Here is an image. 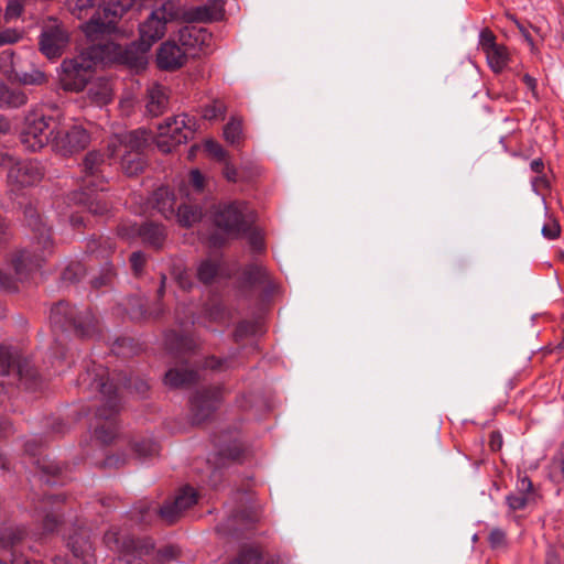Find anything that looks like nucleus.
<instances>
[{
    "label": "nucleus",
    "mask_w": 564,
    "mask_h": 564,
    "mask_svg": "<svg viewBox=\"0 0 564 564\" xmlns=\"http://www.w3.org/2000/svg\"><path fill=\"white\" fill-rule=\"evenodd\" d=\"M24 217L28 226L35 235L34 250H20L12 257V265L15 271L17 280H24L28 275L41 267L47 254L52 253L53 241L50 229L43 223L41 215L32 206L24 209Z\"/></svg>",
    "instance_id": "obj_1"
},
{
    "label": "nucleus",
    "mask_w": 564,
    "mask_h": 564,
    "mask_svg": "<svg viewBox=\"0 0 564 564\" xmlns=\"http://www.w3.org/2000/svg\"><path fill=\"white\" fill-rule=\"evenodd\" d=\"M197 502V492L191 486H185L175 495L174 499L166 501L161 508L153 509L147 502H140L133 509L137 519L141 523H150L155 514L167 524L175 523L182 513Z\"/></svg>",
    "instance_id": "obj_2"
},
{
    "label": "nucleus",
    "mask_w": 564,
    "mask_h": 564,
    "mask_svg": "<svg viewBox=\"0 0 564 564\" xmlns=\"http://www.w3.org/2000/svg\"><path fill=\"white\" fill-rule=\"evenodd\" d=\"M96 387L99 389L104 404L97 410L96 416L102 421L101 424L95 429V436L104 444L110 443L117 435L118 426L116 415L119 412V399L117 397V387L112 382L105 381L100 377L96 381Z\"/></svg>",
    "instance_id": "obj_3"
},
{
    "label": "nucleus",
    "mask_w": 564,
    "mask_h": 564,
    "mask_svg": "<svg viewBox=\"0 0 564 564\" xmlns=\"http://www.w3.org/2000/svg\"><path fill=\"white\" fill-rule=\"evenodd\" d=\"M53 117L37 110H30L20 132V142L29 152H37L46 145H52L56 129L52 127Z\"/></svg>",
    "instance_id": "obj_4"
},
{
    "label": "nucleus",
    "mask_w": 564,
    "mask_h": 564,
    "mask_svg": "<svg viewBox=\"0 0 564 564\" xmlns=\"http://www.w3.org/2000/svg\"><path fill=\"white\" fill-rule=\"evenodd\" d=\"M51 324L62 329H73L80 337H90L97 332V319L89 310L75 313L66 302L56 303L50 315Z\"/></svg>",
    "instance_id": "obj_5"
},
{
    "label": "nucleus",
    "mask_w": 564,
    "mask_h": 564,
    "mask_svg": "<svg viewBox=\"0 0 564 564\" xmlns=\"http://www.w3.org/2000/svg\"><path fill=\"white\" fill-rule=\"evenodd\" d=\"M95 61L89 53L66 58L59 66V84L66 91H82L93 78Z\"/></svg>",
    "instance_id": "obj_6"
},
{
    "label": "nucleus",
    "mask_w": 564,
    "mask_h": 564,
    "mask_svg": "<svg viewBox=\"0 0 564 564\" xmlns=\"http://www.w3.org/2000/svg\"><path fill=\"white\" fill-rule=\"evenodd\" d=\"M196 120L186 113L169 118L159 126L156 145L163 153L172 152L177 145L193 138Z\"/></svg>",
    "instance_id": "obj_7"
},
{
    "label": "nucleus",
    "mask_w": 564,
    "mask_h": 564,
    "mask_svg": "<svg viewBox=\"0 0 564 564\" xmlns=\"http://www.w3.org/2000/svg\"><path fill=\"white\" fill-rule=\"evenodd\" d=\"M214 223L228 235L238 237L249 231L253 216L245 202H232L221 204L216 208Z\"/></svg>",
    "instance_id": "obj_8"
},
{
    "label": "nucleus",
    "mask_w": 564,
    "mask_h": 564,
    "mask_svg": "<svg viewBox=\"0 0 564 564\" xmlns=\"http://www.w3.org/2000/svg\"><path fill=\"white\" fill-rule=\"evenodd\" d=\"M46 173L45 165L37 159L15 160L10 164L7 174L9 191L20 194L26 188L37 186Z\"/></svg>",
    "instance_id": "obj_9"
},
{
    "label": "nucleus",
    "mask_w": 564,
    "mask_h": 564,
    "mask_svg": "<svg viewBox=\"0 0 564 564\" xmlns=\"http://www.w3.org/2000/svg\"><path fill=\"white\" fill-rule=\"evenodd\" d=\"M134 0H117L116 3H109L104 7L105 21L101 20L100 15L93 17L87 22L83 23L80 29L86 37L91 41H99L106 35H111L118 32L117 22L122 17L126 10H128Z\"/></svg>",
    "instance_id": "obj_10"
},
{
    "label": "nucleus",
    "mask_w": 564,
    "mask_h": 564,
    "mask_svg": "<svg viewBox=\"0 0 564 564\" xmlns=\"http://www.w3.org/2000/svg\"><path fill=\"white\" fill-rule=\"evenodd\" d=\"M91 141L90 133L80 124L55 131L52 138V150L62 155L70 156L85 150Z\"/></svg>",
    "instance_id": "obj_11"
},
{
    "label": "nucleus",
    "mask_w": 564,
    "mask_h": 564,
    "mask_svg": "<svg viewBox=\"0 0 564 564\" xmlns=\"http://www.w3.org/2000/svg\"><path fill=\"white\" fill-rule=\"evenodd\" d=\"M105 543L110 549L119 552L115 564H145L141 556L148 554L152 545L141 543L134 539H121L117 531L110 530L105 533Z\"/></svg>",
    "instance_id": "obj_12"
},
{
    "label": "nucleus",
    "mask_w": 564,
    "mask_h": 564,
    "mask_svg": "<svg viewBox=\"0 0 564 564\" xmlns=\"http://www.w3.org/2000/svg\"><path fill=\"white\" fill-rule=\"evenodd\" d=\"M63 501L64 497L46 496L35 503L32 517L41 527L42 534H51L58 531L63 523Z\"/></svg>",
    "instance_id": "obj_13"
},
{
    "label": "nucleus",
    "mask_w": 564,
    "mask_h": 564,
    "mask_svg": "<svg viewBox=\"0 0 564 564\" xmlns=\"http://www.w3.org/2000/svg\"><path fill=\"white\" fill-rule=\"evenodd\" d=\"M11 369L25 389H36L39 376L31 361L15 358L11 349L0 346V376L9 375Z\"/></svg>",
    "instance_id": "obj_14"
},
{
    "label": "nucleus",
    "mask_w": 564,
    "mask_h": 564,
    "mask_svg": "<svg viewBox=\"0 0 564 564\" xmlns=\"http://www.w3.org/2000/svg\"><path fill=\"white\" fill-rule=\"evenodd\" d=\"M223 400L220 387L203 388L197 390L191 399V415L194 424L207 421L218 409Z\"/></svg>",
    "instance_id": "obj_15"
},
{
    "label": "nucleus",
    "mask_w": 564,
    "mask_h": 564,
    "mask_svg": "<svg viewBox=\"0 0 564 564\" xmlns=\"http://www.w3.org/2000/svg\"><path fill=\"white\" fill-rule=\"evenodd\" d=\"M213 35L203 26L186 25L178 32V42L189 57L210 52Z\"/></svg>",
    "instance_id": "obj_16"
},
{
    "label": "nucleus",
    "mask_w": 564,
    "mask_h": 564,
    "mask_svg": "<svg viewBox=\"0 0 564 564\" xmlns=\"http://www.w3.org/2000/svg\"><path fill=\"white\" fill-rule=\"evenodd\" d=\"M69 42V34L62 24L50 23L42 30L40 36V51L48 59L58 58Z\"/></svg>",
    "instance_id": "obj_17"
},
{
    "label": "nucleus",
    "mask_w": 564,
    "mask_h": 564,
    "mask_svg": "<svg viewBox=\"0 0 564 564\" xmlns=\"http://www.w3.org/2000/svg\"><path fill=\"white\" fill-rule=\"evenodd\" d=\"M105 165L104 155L97 151H90L86 154L82 163V185L80 188L88 189L96 187L104 192L105 177L102 167Z\"/></svg>",
    "instance_id": "obj_18"
},
{
    "label": "nucleus",
    "mask_w": 564,
    "mask_h": 564,
    "mask_svg": "<svg viewBox=\"0 0 564 564\" xmlns=\"http://www.w3.org/2000/svg\"><path fill=\"white\" fill-rule=\"evenodd\" d=\"M189 56L174 41L163 42L156 53V64L163 70H176L184 66Z\"/></svg>",
    "instance_id": "obj_19"
},
{
    "label": "nucleus",
    "mask_w": 564,
    "mask_h": 564,
    "mask_svg": "<svg viewBox=\"0 0 564 564\" xmlns=\"http://www.w3.org/2000/svg\"><path fill=\"white\" fill-rule=\"evenodd\" d=\"M166 33V23L151 12L148 18L139 25V46L142 52H147L151 46L161 40Z\"/></svg>",
    "instance_id": "obj_20"
},
{
    "label": "nucleus",
    "mask_w": 564,
    "mask_h": 564,
    "mask_svg": "<svg viewBox=\"0 0 564 564\" xmlns=\"http://www.w3.org/2000/svg\"><path fill=\"white\" fill-rule=\"evenodd\" d=\"M67 546L73 555L84 564H93L95 562L94 546L87 529L79 528L75 530L67 539Z\"/></svg>",
    "instance_id": "obj_21"
},
{
    "label": "nucleus",
    "mask_w": 564,
    "mask_h": 564,
    "mask_svg": "<svg viewBox=\"0 0 564 564\" xmlns=\"http://www.w3.org/2000/svg\"><path fill=\"white\" fill-rule=\"evenodd\" d=\"M150 134L144 129H137L122 134L116 135L115 141L109 144L111 155L116 153L117 142L123 152H139L148 145Z\"/></svg>",
    "instance_id": "obj_22"
},
{
    "label": "nucleus",
    "mask_w": 564,
    "mask_h": 564,
    "mask_svg": "<svg viewBox=\"0 0 564 564\" xmlns=\"http://www.w3.org/2000/svg\"><path fill=\"white\" fill-rule=\"evenodd\" d=\"M98 192L101 191L96 187L80 188L74 193L73 198L84 205L90 214L102 216L109 212V205L105 196Z\"/></svg>",
    "instance_id": "obj_23"
},
{
    "label": "nucleus",
    "mask_w": 564,
    "mask_h": 564,
    "mask_svg": "<svg viewBox=\"0 0 564 564\" xmlns=\"http://www.w3.org/2000/svg\"><path fill=\"white\" fill-rule=\"evenodd\" d=\"M104 4L105 0H65L68 12L79 20L100 15L105 21Z\"/></svg>",
    "instance_id": "obj_24"
},
{
    "label": "nucleus",
    "mask_w": 564,
    "mask_h": 564,
    "mask_svg": "<svg viewBox=\"0 0 564 564\" xmlns=\"http://www.w3.org/2000/svg\"><path fill=\"white\" fill-rule=\"evenodd\" d=\"M224 15V6L220 0H208L205 4L187 10L185 20L188 22L219 21Z\"/></svg>",
    "instance_id": "obj_25"
},
{
    "label": "nucleus",
    "mask_w": 564,
    "mask_h": 564,
    "mask_svg": "<svg viewBox=\"0 0 564 564\" xmlns=\"http://www.w3.org/2000/svg\"><path fill=\"white\" fill-rule=\"evenodd\" d=\"M169 107L167 89L160 85L153 84L148 88L147 111L153 117L162 115Z\"/></svg>",
    "instance_id": "obj_26"
},
{
    "label": "nucleus",
    "mask_w": 564,
    "mask_h": 564,
    "mask_svg": "<svg viewBox=\"0 0 564 564\" xmlns=\"http://www.w3.org/2000/svg\"><path fill=\"white\" fill-rule=\"evenodd\" d=\"M131 235H138L142 240L155 248H160L165 239V231L162 225L147 223L142 226H133Z\"/></svg>",
    "instance_id": "obj_27"
},
{
    "label": "nucleus",
    "mask_w": 564,
    "mask_h": 564,
    "mask_svg": "<svg viewBox=\"0 0 564 564\" xmlns=\"http://www.w3.org/2000/svg\"><path fill=\"white\" fill-rule=\"evenodd\" d=\"M29 98L24 90L0 84V108L18 109L26 105Z\"/></svg>",
    "instance_id": "obj_28"
},
{
    "label": "nucleus",
    "mask_w": 564,
    "mask_h": 564,
    "mask_svg": "<svg viewBox=\"0 0 564 564\" xmlns=\"http://www.w3.org/2000/svg\"><path fill=\"white\" fill-rule=\"evenodd\" d=\"M87 96L89 100L98 106L107 105L112 99V87L107 78H97L90 82Z\"/></svg>",
    "instance_id": "obj_29"
},
{
    "label": "nucleus",
    "mask_w": 564,
    "mask_h": 564,
    "mask_svg": "<svg viewBox=\"0 0 564 564\" xmlns=\"http://www.w3.org/2000/svg\"><path fill=\"white\" fill-rule=\"evenodd\" d=\"M175 196L167 187H160L153 193V207L166 219L175 216Z\"/></svg>",
    "instance_id": "obj_30"
},
{
    "label": "nucleus",
    "mask_w": 564,
    "mask_h": 564,
    "mask_svg": "<svg viewBox=\"0 0 564 564\" xmlns=\"http://www.w3.org/2000/svg\"><path fill=\"white\" fill-rule=\"evenodd\" d=\"M151 12L162 19L166 24L167 22L184 19L187 10L183 8L181 0H164L160 6L154 8Z\"/></svg>",
    "instance_id": "obj_31"
},
{
    "label": "nucleus",
    "mask_w": 564,
    "mask_h": 564,
    "mask_svg": "<svg viewBox=\"0 0 564 564\" xmlns=\"http://www.w3.org/2000/svg\"><path fill=\"white\" fill-rule=\"evenodd\" d=\"M198 379L197 372L186 368H172L164 377V383L170 388H183Z\"/></svg>",
    "instance_id": "obj_32"
},
{
    "label": "nucleus",
    "mask_w": 564,
    "mask_h": 564,
    "mask_svg": "<svg viewBox=\"0 0 564 564\" xmlns=\"http://www.w3.org/2000/svg\"><path fill=\"white\" fill-rule=\"evenodd\" d=\"M485 54L490 69L496 74H500L507 67L510 59L508 50L502 44H498Z\"/></svg>",
    "instance_id": "obj_33"
},
{
    "label": "nucleus",
    "mask_w": 564,
    "mask_h": 564,
    "mask_svg": "<svg viewBox=\"0 0 564 564\" xmlns=\"http://www.w3.org/2000/svg\"><path fill=\"white\" fill-rule=\"evenodd\" d=\"M26 535L23 527H3L0 528V549H11L17 546Z\"/></svg>",
    "instance_id": "obj_34"
},
{
    "label": "nucleus",
    "mask_w": 564,
    "mask_h": 564,
    "mask_svg": "<svg viewBox=\"0 0 564 564\" xmlns=\"http://www.w3.org/2000/svg\"><path fill=\"white\" fill-rule=\"evenodd\" d=\"M11 80L24 86H41L47 82V76L37 68H32L29 72L20 67Z\"/></svg>",
    "instance_id": "obj_35"
},
{
    "label": "nucleus",
    "mask_w": 564,
    "mask_h": 564,
    "mask_svg": "<svg viewBox=\"0 0 564 564\" xmlns=\"http://www.w3.org/2000/svg\"><path fill=\"white\" fill-rule=\"evenodd\" d=\"M145 161L142 153L139 152H123L121 158V167L129 176L138 175L143 171Z\"/></svg>",
    "instance_id": "obj_36"
},
{
    "label": "nucleus",
    "mask_w": 564,
    "mask_h": 564,
    "mask_svg": "<svg viewBox=\"0 0 564 564\" xmlns=\"http://www.w3.org/2000/svg\"><path fill=\"white\" fill-rule=\"evenodd\" d=\"M202 210L192 205L187 204H181L177 207V212H175V216L177 218V221L183 227H191L202 218Z\"/></svg>",
    "instance_id": "obj_37"
},
{
    "label": "nucleus",
    "mask_w": 564,
    "mask_h": 564,
    "mask_svg": "<svg viewBox=\"0 0 564 564\" xmlns=\"http://www.w3.org/2000/svg\"><path fill=\"white\" fill-rule=\"evenodd\" d=\"M20 67L21 61L15 58L13 51L4 50L0 53V72L8 79H12Z\"/></svg>",
    "instance_id": "obj_38"
},
{
    "label": "nucleus",
    "mask_w": 564,
    "mask_h": 564,
    "mask_svg": "<svg viewBox=\"0 0 564 564\" xmlns=\"http://www.w3.org/2000/svg\"><path fill=\"white\" fill-rule=\"evenodd\" d=\"M262 552L258 546L247 545L243 546L238 553L237 557L229 564H261Z\"/></svg>",
    "instance_id": "obj_39"
},
{
    "label": "nucleus",
    "mask_w": 564,
    "mask_h": 564,
    "mask_svg": "<svg viewBox=\"0 0 564 564\" xmlns=\"http://www.w3.org/2000/svg\"><path fill=\"white\" fill-rule=\"evenodd\" d=\"M506 502L509 510L516 512L524 510L531 505H534L536 502V498L530 495H522L513 491L506 497Z\"/></svg>",
    "instance_id": "obj_40"
},
{
    "label": "nucleus",
    "mask_w": 564,
    "mask_h": 564,
    "mask_svg": "<svg viewBox=\"0 0 564 564\" xmlns=\"http://www.w3.org/2000/svg\"><path fill=\"white\" fill-rule=\"evenodd\" d=\"M132 449L139 457H152L159 454L160 446L151 438H140L132 443Z\"/></svg>",
    "instance_id": "obj_41"
},
{
    "label": "nucleus",
    "mask_w": 564,
    "mask_h": 564,
    "mask_svg": "<svg viewBox=\"0 0 564 564\" xmlns=\"http://www.w3.org/2000/svg\"><path fill=\"white\" fill-rule=\"evenodd\" d=\"M224 138L230 144H238L242 138V122L240 119L232 117L224 127Z\"/></svg>",
    "instance_id": "obj_42"
},
{
    "label": "nucleus",
    "mask_w": 564,
    "mask_h": 564,
    "mask_svg": "<svg viewBox=\"0 0 564 564\" xmlns=\"http://www.w3.org/2000/svg\"><path fill=\"white\" fill-rule=\"evenodd\" d=\"M226 111V104L220 99H214L203 108V118L206 120L224 119Z\"/></svg>",
    "instance_id": "obj_43"
},
{
    "label": "nucleus",
    "mask_w": 564,
    "mask_h": 564,
    "mask_svg": "<svg viewBox=\"0 0 564 564\" xmlns=\"http://www.w3.org/2000/svg\"><path fill=\"white\" fill-rule=\"evenodd\" d=\"M219 264L213 260H204L197 268V278L203 283H210L217 275Z\"/></svg>",
    "instance_id": "obj_44"
},
{
    "label": "nucleus",
    "mask_w": 564,
    "mask_h": 564,
    "mask_svg": "<svg viewBox=\"0 0 564 564\" xmlns=\"http://www.w3.org/2000/svg\"><path fill=\"white\" fill-rule=\"evenodd\" d=\"M127 311L132 319H142L148 316L144 301L141 297H130L127 302Z\"/></svg>",
    "instance_id": "obj_45"
},
{
    "label": "nucleus",
    "mask_w": 564,
    "mask_h": 564,
    "mask_svg": "<svg viewBox=\"0 0 564 564\" xmlns=\"http://www.w3.org/2000/svg\"><path fill=\"white\" fill-rule=\"evenodd\" d=\"M246 279L251 283H262L268 276L267 269L260 263H252L245 270Z\"/></svg>",
    "instance_id": "obj_46"
},
{
    "label": "nucleus",
    "mask_w": 564,
    "mask_h": 564,
    "mask_svg": "<svg viewBox=\"0 0 564 564\" xmlns=\"http://www.w3.org/2000/svg\"><path fill=\"white\" fill-rule=\"evenodd\" d=\"M564 545L561 543L550 544L545 553V564H563Z\"/></svg>",
    "instance_id": "obj_47"
},
{
    "label": "nucleus",
    "mask_w": 564,
    "mask_h": 564,
    "mask_svg": "<svg viewBox=\"0 0 564 564\" xmlns=\"http://www.w3.org/2000/svg\"><path fill=\"white\" fill-rule=\"evenodd\" d=\"M205 150L210 156L220 163L228 159V153L225 151V149L214 140H208L205 142Z\"/></svg>",
    "instance_id": "obj_48"
},
{
    "label": "nucleus",
    "mask_w": 564,
    "mask_h": 564,
    "mask_svg": "<svg viewBox=\"0 0 564 564\" xmlns=\"http://www.w3.org/2000/svg\"><path fill=\"white\" fill-rule=\"evenodd\" d=\"M490 547L494 550L505 549L507 546V536L503 530L495 528L488 536Z\"/></svg>",
    "instance_id": "obj_49"
},
{
    "label": "nucleus",
    "mask_w": 564,
    "mask_h": 564,
    "mask_svg": "<svg viewBox=\"0 0 564 564\" xmlns=\"http://www.w3.org/2000/svg\"><path fill=\"white\" fill-rule=\"evenodd\" d=\"M205 367L212 370L223 371L232 367V361L229 358H218L215 356L208 357L205 360Z\"/></svg>",
    "instance_id": "obj_50"
},
{
    "label": "nucleus",
    "mask_w": 564,
    "mask_h": 564,
    "mask_svg": "<svg viewBox=\"0 0 564 564\" xmlns=\"http://www.w3.org/2000/svg\"><path fill=\"white\" fill-rule=\"evenodd\" d=\"M23 12V3L20 0H9L6 11L4 20L10 22L18 19Z\"/></svg>",
    "instance_id": "obj_51"
},
{
    "label": "nucleus",
    "mask_w": 564,
    "mask_h": 564,
    "mask_svg": "<svg viewBox=\"0 0 564 564\" xmlns=\"http://www.w3.org/2000/svg\"><path fill=\"white\" fill-rule=\"evenodd\" d=\"M495 34L489 30L485 29L479 34V46L484 53L497 46Z\"/></svg>",
    "instance_id": "obj_52"
},
{
    "label": "nucleus",
    "mask_w": 564,
    "mask_h": 564,
    "mask_svg": "<svg viewBox=\"0 0 564 564\" xmlns=\"http://www.w3.org/2000/svg\"><path fill=\"white\" fill-rule=\"evenodd\" d=\"M248 242L254 252H262L265 248L264 237L260 230H251L248 235Z\"/></svg>",
    "instance_id": "obj_53"
},
{
    "label": "nucleus",
    "mask_w": 564,
    "mask_h": 564,
    "mask_svg": "<svg viewBox=\"0 0 564 564\" xmlns=\"http://www.w3.org/2000/svg\"><path fill=\"white\" fill-rule=\"evenodd\" d=\"M514 492L530 495L536 498L532 481L527 475H519Z\"/></svg>",
    "instance_id": "obj_54"
},
{
    "label": "nucleus",
    "mask_w": 564,
    "mask_h": 564,
    "mask_svg": "<svg viewBox=\"0 0 564 564\" xmlns=\"http://www.w3.org/2000/svg\"><path fill=\"white\" fill-rule=\"evenodd\" d=\"M254 332H256V325L251 322L243 321L237 325L234 335H235L236 340L238 341V340H241L245 337L253 334Z\"/></svg>",
    "instance_id": "obj_55"
},
{
    "label": "nucleus",
    "mask_w": 564,
    "mask_h": 564,
    "mask_svg": "<svg viewBox=\"0 0 564 564\" xmlns=\"http://www.w3.org/2000/svg\"><path fill=\"white\" fill-rule=\"evenodd\" d=\"M127 463V456L124 454L109 455L104 460V466L107 468H120Z\"/></svg>",
    "instance_id": "obj_56"
},
{
    "label": "nucleus",
    "mask_w": 564,
    "mask_h": 564,
    "mask_svg": "<svg viewBox=\"0 0 564 564\" xmlns=\"http://www.w3.org/2000/svg\"><path fill=\"white\" fill-rule=\"evenodd\" d=\"M561 228L555 220H550L542 227V235L547 239H555L560 236Z\"/></svg>",
    "instance_id": "obj_57"
},
{
    "label": "nucleus",
    "mask_w": 564,
    "mask_h": 564,
    "mask_svg": "<svg viewBox=\"0 0 564 564\" xmlns=\"http://www.w3.org/2000/svg\"><path fill=\"white\" fill-rule=\"evenodd\" d=\"M223 175L228 182L236 183L238 181V171L237 169L231 164L229 158L223 162Z\"/></svg>",
    "instance_id": "obj_58"
},
{
    "label": "nucleus",
    "mask_w": 564,
    "mask_h": 564,
    "mask_svg": "<svg viewBox=\"0 0 564 564\" xmlns=\"http://www.w3.org/2000/svg\"><path fill=\"white\" fill-rule=\"evenodd\" d=\"M132 270L135 274H140L145 263V257L141 251H135L130 257Z\"/></svg>",
    "instance_id": "obj_59"
},
{
    "label": "nucleus",
    "mask_w": 564,
    "mask_h": 564,
    "mask_svg": "<svg viewBox=\"0 0 564 564\" xmlns=\"http://www.w3.org/2000/svg\"><path fill=\"white\" fill-rule=\"evenodd\" d=\"M532 187L535 192H541L550 188V183L545 175V172L536 174V176L532 178Z\"/></svg>",
    "instance_id": "obj_60"
},
{
    "label": "nucleus",
    "mask_w": 564,
    "mask_h": 564,
    "mask_svg": "<svg viewBox=\"0 0 564 564\" xmlns=\"http://www.w3.org/2000/svg\"><path fill=\"white\" fill-rule=\"evenodd\" d=\"M0 288L6 291H17V281L0 270Z\"/></svg>",
    "instance_id": "obj_61"
},
{
    "label": "nucleus",
    "mask_w": 564,
    "mask_h": 564,
    "mask_svg": "<svg viewBox=\"0 0 564 564\" xmlns=\"http://www.w3.org/2000/svg\"><path fill=\"white\" fill-rule=\"evenodd\" d=\"M20 39L19 33L15 30H6L0 32V46L4 44H11L18 42Z\"/></svg>",
    "instance_id": "obj_62"
},
{
    "label": "nucleus",
    "mask_w": 564,
    "mask_h": 564,
    "mask_svg": "<svg viewBox=\"0 0 564 564\" xmlns=\"http://www.w3.org/2000/svg\"><path fill=\"white\" fill-rule=\"evenodd\" d=\"M502 435L498 431H494L489 435V447L494 452H498L502 447Z\"/></svg>",
    "instance_id": "obj_63"
},
{
    "label": "nucleus",
    "mask_w": 564,
    "mask_h": 564,
    "mask_svg": "<svg viewBox=\"0 0 564 564\" xmlns=\"http://www.w3.org/2000/svg\"><path fill=\"white\" fill-rule=\"evenodd\" d=\"M191 183L199 192L203 188L204 176L198 170H193L189 174Z\"/></svg>",
    "instance_id": "obj_64"
}]
</instances>
